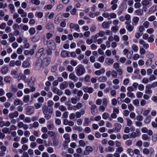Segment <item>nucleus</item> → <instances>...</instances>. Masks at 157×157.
Wrapping results in <instances>:
<instances>
[{
  "label": "nucleus",
  "instance_id": "052dcab7",
  "mask_svg": "<svg viewBox=\"0 0 157 157\" xmlns=\"http://www.w3.org/2000/svg\"><path fill=\"white\" fill-rule=\"evenodd\" d=\"M28 141V139L25 137H23L22 138L21 141V143L22 144H23L27 143Z\"/></svg>",
  "mask_w": 157,
  "mask_h": 157
},
{
  "label": "nucleus",
  "instance_id": "a878e982",
  "mask_svg": "<svg viewBox=\"0 0 157 157\" xmlns=\"http://www.w3.org/2000/svg\"><path fill=\"white\" fill-rule=\"evenodd\" d=\"M44 50V49L43 48H41L39 50L36 54L37 57L39 58L41 57L43 53Z\"/></svg>",
  "mask_w": 157,
  "mask_h": 157
},
{
  "label": "nucleus",
  "instance_id": "09e8293b",
  "mask_svg": "<svg viewBox=\"0 0 157 157\" xmlns=\"http://www.w3.org/2000/svg\"><path fill=\"white\" fill-rule=\"evenodd\" d=\"M132 48L135 52H137L138 51V47L135 44H133L132 45Z\"/></svg>",
  "mask_w": 157,
  "mask_h": 157
},
{
  "label": "nucleus",
  "instance_id": "5701e85b",
  "mask_svg": "<svg viewBox=\"0 0 157 157\" xmlns=\"http://www.w3.org/2000/svg\"><path fill=\"white\" fill-rule=\"evenodd\" d=\"M69 78L70 79L74 81H77L78 78L73 73H71L69 75Z\"/></svg>",
  "mask_w": 157,
  "mask_h": 157
},
{
  "label": "nucleus",
  "instance_id": "4c0bfd02",
  "mask_svg": "<svg viewBox=\"0 0 157 157\" xmlns=\"http://www.w3.org/2000/svg\"><path fill=\"white\" fill-rule=\"evenodd\" d=\"M105 151L106 152H113L114 151V148L112 147L109 146L107 148L105 149Z\"/></svg>",
  "mask_w": 157,
  "mask_h": 157
},
{
  "label": "nucleus",
  "instance_id": "13d9d810",
  "mask_svg": "<svg viewBox=\"0 0 157 157\" xmlns=\"http://www.w3.org/2000/svg\"><path fill=\"white\" fill-rule=\"evenodd\" d=\"M142 137V139L145 140H148L149 139L148 135L145 134L143 135Z\"/></svg>",
  "mask_w": 157,
  "mask_h": 157
},
{
  "label": "nucleus",
  "instance_id": "423d86ee",
  "mask_svg": "<svg viewBox=\"0 0 157 157\" xmlns=\"http://www.w3.org/2000/svg\"><path fill=\"white\" fill-rule=\"evenodd\" d=\"M113 68L121 75L122 74L123 72L122 70L120 67L119 64L117 63H114L113 65Z\"/></svg>",
  "mask_w": 157,
  "mask_h": 157
},
{
  "label": "nucleus",
  "instance_id": "393cba45",
  "mask_svg": "<svg viewBox=\"0 0 157 157\" xmlns=\"http://www.w3.org/2000/svg\"><path fill=\"white\" fill-rule=\"evenodd\" d=\"M127 25L126 26V28L128 31L130 32L132 31L134 29V27L133 25L130 24L129 23L127 24Z\"/></svg>",
  "mask_w": 157,
  "mask_h": 157
},
{
  "label": "nucleus",
  "instance_id": "6e6d98bb",
  "mask_svg": "<svg viewBox=\"0 0 157 157\" xmlns=\"http://www.w3.org/2000/svg\"><path fill=\"white\" fill-rule=\"evenodd\" d=\"M150 23L147 21H144L143 24V26L146 29L148 28Z\"/></svg>",
  "mask_w": 157,
  "mask_h": 157
},
{
  "label": "nucleus",
  "instance_id": "473e14b6",
  "mask_svg": "<svg viewBox=\"0 0 157 157\" xmlns=\"http://www.w3.org/2000/svg\"><path fill=\"white\" fill-rule=\"evenodd\" d=\"M98 80L101 82H105L107 81V78L105 76H103L99 77Z\"/></svg>",
  "mask_w": 157,
  "mask_h": 157
},
{
  "label": "nucleus",
  "instance_id": "f257e3e1",
  "mask_svg": "<svg viewBox=\"0 0 157 157\" xmlns=\"http://www.w3.org/2000/svg\"><path fill=\"white\" fill-rule=\"evenodd\" d=\"M42 112L44 115V117L47 120H49L51 117V114L53 113V109L52 107L48 108L47 105H44L42 107Z\"/></svg>",
  "mask_w": 157,
  "mask_h": 157
},
{
  "label": "nucleus",
  "instance_id": "f03ea898",
  "mask_svg": "<svg viewBox=\"0 0 157 157\" xmlns=\"http://www.w3.org/2000/svg\"><path fill=\"white\" fill-rule=\"evenodd\" d=\"M51 60L50 58L46 57L44 58L43 61L41 59L38 60L36 62V64L38 65L39 64H40L39 66L41 67V66H42L44 67H46L49 64Z\"/></svg>",
  "mask_w": 157,
  "mask_h": 157
},
{
  "label": "nucleus",
  "instance_id": "b1692460",
  "mask_svg": "<svg viewBox=\"0 0 157 157\" xmlns=\"http://www.w3.org/2000/svg\"><path fill=\"white\" fill-rule=\"evenodd\" d=\"M139 18L137 17H135L132 19V24L133 25H136L138 23Z\"/></svg>",
  "mask_w": 157,
  "mask_h": 157
},
{
  "label": "nucleus",
  "instance_id": "a211bd4d",
  "mask_svg": "<svg viewBox=\"0 0 157 157\" xmlns=\"http://www.w3.org/2000/svg\"><path fill=\"white\" fill-rule=\"evenodd\" d=\"M68 86V82L66 81H64L60 84L59 88L61 90H63L67 88Z\"/></svg>",
  "mask_w": 157,
  "mask_h": 157
},
{
  "label": "nucleus",
  "instance_id": "bf43d9fd",
  "mask_svg": "<svg viewBox=\"0 0 157 157\" xmlns=\"http://www.w3.org/2000/svg\"><path fill=\"white\" fill-rule=\"evenodd\" d=\"M94 67L97 69H99L101 67V64L97 62H96L94 63Z\"/></svg>",
  "mask_w": 157,
  "mask_h": 157
},
{
  "label": "nucleus",
  "instance_id": "58836bf2",
  "mask_svg": "<svg viewBox=\"0 0 157 157\" xmlns=\"http://www.w3.org/2000/svg\"><path fill=\"white\" fill-rule=\"evenodd\" d=\"M2 131L4 133H10V131L9 130V128L6 127L3 128L2 129Z\"/></svg>",
  "mask_w": 157,
  "mask_h": 157
},
{
  "label": "nucleus",
  "instance_id": "dca6fc26",
  "mask_svg": "<svg viewBox=\"0 0 157 157\" xmlns=\"http://www.w3.org/2000/svg\"><path fill=\"white\" fill-rule=\"evenodd\" d=\"M18 116V113L17 111H15L13 113L9 114V117L11 119H13L15 117H17Z\"/></svg>",
  "mask_w": 157,
  "mask_h": 157
},
{
  "label": "nucleus",
  "instance_id": "f8f14e48",
  "mask_svg": "<svg viewBox=\"0 0 157 157\" xmlns=\"http://www.w3.org/2000/svg\"><path fill=\"white\" fill-rule=\"evenodd\" d=\"M121 125L118 123H117L114 125V129L115 130V132H119L121 128Z\"/></svg>",
  "mask_w": 157,
  "mask_h": 157
},
{
  "label": "nucleus",
  "instance_id": "f3484780",
  "mask_svg": "<svg viewBox=\"0 0 157 157\" xmlns=\"http://www.w3.org/2000/svg\"><path fill=\"white\" fill-rule=\"evenodd\" d=\"M26 110V114L28 115L31 114L34 112V111L32 109V107L31 106H28Z\"/></svg>",
  "mask_w": 157,
  "mask_h": 157
},
{
  "label": "nucleus",
  "instance_id": "4be33fe9",
  "mask_svg": "<svg viewBox=\"0 0 157 157\" xmlns=\"http://www.w3.org/2000/svg\"><path fill=\"white\" fill-rule=\"evenodd\" d=\"M9 36L10 37L9 39V41L10 42L12 43L15 40V37L12 33H10L9 34Z\"/></svg>",
  "mask_w": 157,
  "mask_h": 157
},
{
  "label": "nucleus",
  "instance_id": "69168bd1",
  "mask_svg": "<svg viewBox=\"0 0 157 157\" xmlns=\"http://www.w3.org/2000/svg\"><path fill=\"white\" fill-rule=\"evenodd\" d=\"M126 121L128 126L130 127L132 125V122L130 119L129 118H127L126 119Z\"/></svg>",
  "mask_w": 157,
  "mask_h": 157
},
{
  "label": "nucleus",
  "instance_id": "bb28decb",
  "mask_svg": "<svg viewBox=\"0 0 157 157\" xmlns=\"http://www.w3.org/2000/svg\"><path fill=\"white\" fill-rule=\"evenodd\" d=\"M29 63L27 61H25L22 63V66L23 68H28L30 66Z\"/></svg>",
  "mask_w": 157,
  "mask_h": 157
},
{
  "label": "nucleus",
  "instance_id": "cd10ccee",
  "mask_svg": "<svg viewBox=\"0 0 157 157\" xmlns=\"http://www.w3.org/2000/svg\"><path fill=\"white\" fill-rule=\"evenodd\" d=\"M136 14L138 16H142L144 13V11L143 10L141 9H138L135 11Z\"/></svg>",
  "mask_w": 157,
  "mask_h": 157
},
{
  "label": "nucleus",
  "instance_id": "412c9836",
  "mask_svg": "<svg viewBox=\"0 0 157 157\" xmlns=\"http://www.w3.org/2000/svg\"><path fill=\"white\" fill-rule=\"evenodd\" d=\"M46 28L48 29L54 30V26L53 24L51 22L48 23L46 25Z\"/></svg>",
  "mask_w": 157,
  "mask_h": 157
},
{
  "label": "nucleus",
  "instance_id": "ddd939ff",
  "mask_svg": "<svg viewBox=\"0 0 157 157\" xmlns=\"http://www.w3.org/2000/svg\"><path fill=\"white\" fill-rule=\"evenodd\" d=\"M52 90L54 93L57 94L59 95H61L63 94L62 91L56 87H53Z\"/></svg>",
  "mask_w": 157,
  "mask_h": 157
},
{
  "label": "nucleus",
  "instance_id": "de8ad7c7",
  "mask_svg": "<svg viewBox=\"0 0 157 157\" xmlns=\"http://www.w3.org/2000/svg\"><path fill=\"white\" fill-rule=\"evenodd\" d=\"M9 7L10 10H11V13H13L15 11L14 6L13 4H10L9 5Z\"/></svg>",
  "mask_w": 157,
  "mask_h": 157
},
{
  "label": "nucleus",
  "instance_id": "680f3d73",
  "mask_svg": "<svg viewBox=\"0 0 157 157\" xmlns=\"http://www.w3.org/2000/svg\"><path fill=\"white\" fill-rule=\"evenodd\" d=\"M127 151L131 156H132L134 155V151H133L132 149L130 148H128L127 149Z\"/></svg>",
  "mask_w": 157,
  "mask_h": 157
},
{
  "label": "nucleus",
  "instance_id": "2eb2a0df",
  "mask_svg": "<svg viewBox=\"0 0 157 157\" xmlns=\"http://www.w3.org/2000/svg\"><path fill=\"white\" fill-rule=\"evenodd\" d=\"M105 62L107 65L111 66L114 63V60L113 59L107 58L105 59Z\"/></svg>",
  "mask_w": 157,
  "mask_h": 157
},
{
  "label": "nucleus",
  "instance_id": "a18cd8bd",
  "mask_svg": "<svg viewBox=\"0 0 157 157\" xmlns=\"http://www.w3.org/2000/svg\"><path fill=\"white\" fill-rule=\"evenodd\" d=\"M157 6H153L150 8L149 10V11L151 13L154 12L156 10Z\"/></svg>",
  "mask_w": 157,
  "mask_h": 157
},
{
  "label": "nucleus",
  "instance_id": "ea45409f",
  "mask_svg": "<svg viewBox=\"0 0 157 157\" xmlns=\"http://www.w3.org/2000/svg\"><path fill=\"white\" fill-rule=\"evenodd\" d=\"M151 120V116H148L146 117L144 120V122L147 124L149 123Z\"/></svg>",
  "mask_w": 157,
  "mask_h": 157
},
{
  "label": "nucleus",
  "instance_id": "9d476101",
  "mask_svg": "<svg viewBox=\"0 0 157 157\" xmlns=\"http://www.w3.org/2000/svg\"><path fill=\"white\" fill-rule=\"evenodd\" d=\"M69 27L71 29H75L77 32H79L80 31L79 29V26L77 24L70 23L69 25Z\"/></svg>",
  "mask_w": 157,
  "mask_h": 157
},
{
  "label": "nucleus",
  "instance_id": "f704fd0d",
  "mask_svg": "<svg viewBox=\"0 0 157 157\" xmlns=\"http://www.w3.org/2000/svg\"><path fill=\"white\" fill-rule=\"evenodd\" d=\"M124 17H125V19L127 20V21L125 22V24L130 23L131 22V21L130 20V15L129 14H127Z\"/></svg>",
  "mask_w": 157,
  "mask_h": 157
},
{
  "label": "nucleus",
  "instance_id": "aec40b11",
  "mask_svg": "<svg viewBox=\"0 0 157 157\" xmlns=\"http://www.w3.org/2000/svg\"><path fill=\"white\" fill-rule=\"evenodd\" d=\"M111 22H109V21H104L103 22L102 24V27L105 29H108L109 28V24Z\"/></svg>",
  "mask_w": 157,
  "mask_h": 157
},
{
  "label": "nucleus",
  "instance_id": "c85d7f7f",
  "mask_svg": "<svg viewBox=\"0 0 157 157\" xmlns=\"http://www.w3.org/2000/svg\"><path fill=\"white\" fill-rule=\"evenodd\" d=\"M30 96L29 95H25L23 98V101L25 103L28 102L29 101Z\"/></svg>",
  "mask_w": 157,
  "mask_h": 157
},
{
  "label": "nucleus",
  "instance_id": "c9c22d12",
  "mask_svg": "<svg viewBox=\"0 0 157 157\" xmlns=\"http://www.w3.org/2000/svg\"><path fill=\"white\" fill-rule=\"evenodd\" d=\"M83 106V105L81 102H78L76 105L73 106L74 108H75L78 109H81Z\"/></svg>",
  "mask_w": 157,
  "mask_h": 157
},
{
  "label": "nucleus",
  "instance_id": "7ed1b4c3",
  "mask_svg": "<svg viewBox=\"0 0 157 157\" xmlns=\"http://www.w3.org/2000/svg\"><path fill=\"white\" fill-rule=\"evenodd\" d=\"M85 72V68L82 64L78 65L75 68V73L78 76L82 75Z\"/></svg>",
  "mask_w": 157,
  "mask_h": 157
},
{
  "label": "nucleus",
  "instance_id": "774afa93",
  "mask_svg": "<svg viewBox=\"0 0 157 157\" xmlns=\"http://www.w3.org/2000/svg\"><path fill=\"white\" fill-rule=\"evenodd\" d=\"M41 105L42 104L40 103H36L34 105L35 108L36 109H38L40 108Z\"/></svg>",
  "mask_w": 157,
  "mask_h": 157
},
{
  "label": "nucleus",
  "instance_id": "39448f33",
  "mask_svg": "<svg viewBox=\"0 0 157 157\" xmlns=\"http://www.w3.org/2000/svg\"><path fill=\"white\" fill-rule=\"evenodd\" d=\"M118 72L114 70H113L111 71H108L106 73V75L107 77H109L111 75L113 78H116L118 75Z\"/></svg>",
  "mask_w": 157,
  "mask_h": 157
},
{
  "label": "nucleus",
  "instance_id": "6e6552de",
  "mask_svg": "<svg viewBox=\"0 0 157 157\" xmlns=\"http://www.w3.org/2000/svg\"><path fill=\"white\" fill-rule=\"evenodd\" d=\"M93 149L91 147L89 146H86L84 151V155H89L90 153L93 152Z\"/></svg>",
  "mask_w": 157,
  "mask_h": 157
},
{
  "label": "nucleus",
  "instance_id": "603ef678",
  "mask_svg": "<svg viewBox=\"0 0 157 157\" xmlns=\"http://www.w3.org/2000/svg\"><path fill=\"white\" fill-rule=\"evenodd\" d=\"M61 55L63 57H65L67 56L68 55V53L67 51H63L61 52Z\"/></svg>",
  "mask_w": 157,
  "mask_h": 157
},
{
  "label": "nucleus",
  "instance_id": "20e7f679",
  "mask_svg": "<svg viewBox=\"0 0 157 157\" xmlns=\"http://www.w3.org/2000/svg\"><path fill=\"white\" fill-rule=\"evenodd\" d=\"M102 15L104 17L108 20L115 18L117 17V15L114 13H108L106 12H104L102 13Z\"/></svg>",
  "mask_w": 157,
  "mask_h": 157
},
{
  "label": "nucleus",
  "instance_id": "4d7b16f0",
  "mask_svg": "<svg viewBox=\"0 0 157 157\" xmlns=\"http://www.w3.org/2000/svg\"><path fill=\"white\" fill-rule=\"evenodd\" d=\"M31 121V118L29 117H26L23 120V121L25 123H29Z\"/></svg>",
  "mask_w": 157,
  "mask_h": 157
},
{
  "label": "nucleus",
  "instance_id": "5fc2aeb1",
  "mask_svg": "<svg viewBox=\"0 0 157 157\" xmlns=\"http://www.w3.org/2000/svg\"><path fill=\"white\" fill-rule=\"evenodd\" d=\"M157 140V135L154 134L152 136V141L153 142H155Z\"/></svg>",
  "mask_w": 157,
  "mask_h": 157
},
{
  "label": "nucleus",
  "instance_id": "c756f323",
  "mask_svg": "<svg viewBox=\"0 0 157 157\" xmlns=\"http://www.w3.org/2000/svg\"><path fill=\"white\" fill-rule=\"evenodd\" d=\"M60 17L58 16H57L55 18L54 23L56 24H59L61 21Z\"/></svg>",
  "mask_w": 157,
  "mask_h": 157
},
{
  "label": "nucleus",
  "instance_id": "0eeeda50",
  "mask_svg": "<svg viewBox=\"0 0 157 157\" xmlns=\"http://www.w3.org/2000/svg\"><path fill=\"white\" fill-rule=\"evenodd\" d=\"M148 59L146 62V64L147 66H149L152 64V58L154 57V55L152 54H149L147 55Z\"/></svg>",
  "mask_w": 157,
  "mask_h": 157
},
{
  "label": "nucleus",
  "instance_id": "6ab92c4d",
  "mask_svg": "<svg viewBox=\"0 0 157 157\" xmlns=\"http://www.w3.org/2000/svg\"><path fill=\"white\" fill-rule=\"evenodd\" d=\"M97 107L95 105H92L91 107V113L94 115L97 112Z\"/></svg>",
  "mask_w": 157,
  "mask_h": 157
},
{
  "label": "nucleus",
  "instance_id": "9b49d317",
  "mask_svg": "<svg viewBox=\"0 0 157 157\" xmlns=\"http://www.w3.org/2000/svg\"><path fill=\"white\" fill-rule=\"evenodd\" d=\"M150 84L147 85L145 86V93L148 95H151L152 94V91L151 90Z\"/></svg>",
  "mask_w": 157,
  "mask_h": 157
},
{
  "label": "nucleus",
  "instance_id": "8fccbe9b",
  "mask_svg": "<svg viewBox=\"0 0 157 157\" xmlns=\"http://www.w3.org/2000/svg\"><path fill=\"white\" fill-rule=\"evenodd\" d=\"M21 102L19 99H16L14 101L13 103L14 105L16 106H17L20 104H21Z\"/></svg>",
  "mask_w": 157,
  "mask_h": 157
},
{
  "label": "nucleus",
  "instance_id": "338daca9",
  "mask_svg": "<svg viewBox=\"0 0 157 157\" xmlns=\"http://www.w3.org/2000/svg\"><path fill=\"white\" fill-rule=\"evenodd\" d=\"M71 102L72 104H76L77 102V99L75 98H72L71 99Z\"/></svg>",
  "mask_w": 157,
  "mask_h": 157
},
{
  "label": "nucleus",
  "instance_id": "49530a36",
  "mask_svg": "<svg viewBox=\"0 0 157 157\" xmlns=\"http://www.w3.org/2000/svg\"><path fill=\"white\" fill-rule=\"evenodd\" d=\"M79 145L82 147H84L86 145V144L85 141L82 140H80L78 142Z\"/></svg>",
  "mask_w": 157,
  "mask_h": 157
},
{
  "label": "nucleus",
  "instance_id": "a19ab883",
  "mask_svg": "<svg viewBox=\"0 0 157 157\" xmlns=\"http://www.w3.org/2000/svg\"><path fill=\"white\" fill-rule=\"evenodd\" d=\"M29 32L31 35H33L35 33L36 30L34 28H31L29 30Z\"/></svg>",
  "mask_w": 157,
  "mask_h": 157
},
{
  "label": "nucleus",
  "instance_id": "4468645a",
  "mask_svg": "<svg viewBox=\"0 0 157 157\" xmlns=\"http://www.w3.org/2000/svg\"><path fill=\"white\" fill-rule=\"evenodd\" d=\"M85 93H88L89 94H91L93 91V89L91 87H86L83 89Z\"/></svg>",
  "mask_w": 157,
  "mask_h": 157
},
{
  "label": "nucleus",
  "instance_id": "0e129e2a",
  "mask_svg": "<svg viewBox=\"0 0 157 157\" xmlns=\"http://www.w3.org/2000/svg\"><path fill=\"white\" fill-rule=\"evenodd\" d=\"M105 34V32L103 31H99V32L96 34V35H98L99 36L102 37H103Z\"/></svg>",
  "mask_w": 157,
  "mask_h": 157
},
{
  "label": "nucleus",
  "instance_id": "c03bdc74",
  "mask_svg": "<svg viewBox=\"0 0 157 157\" xmlns=\"http://www.w3.org/2000/svg\"><path fill=\"white\" fill-rule=\"evenodd\" d=\"M142 4L144 6H146L149 5L150 2L147 0H143L141 2Z\"/></svg>",
  "mask_w": 157,
  "mask_h": 157
},
{
  "label": "nucleus",
  "instance_id": "2f4dec72",
  "mask_svg": "<svg viewBox=\"0 0 157 157\" xmlns=\"http://www.w3.org/2000/svg\"><path fill=\"white\" fill-rule=\"evenodd\" d=\"M63 137L65 140V141H67L70 142L71 139L70 136L69 134L66 133L64 134Z\"/></svg>",
  "mask_w": 157,
  "mask_h": 157
},
{
  "label": "nucleus",
  "instance_id": "864d4df0",
  "mask_svg": "<svg viewBox=\"0 0 157 157\" xmlns=\"http://www.w3.org/2000/svg\"><path fill=\"white\" fill-rule=\"evenodd\" d=\"M11 79H12L11 77L10 76H6L4 80L6 82L10 83L11 80Z\"/></svg>",
  "mask_w": 157,
  "mask_h": 157
},
{
  "label": "nucleus",
  "instance_id": "1a4fd4ad",
  "mask_svg": "<svg viewBox=\"0 0 157 157\" xmlns=\"http://www.w3.org/2000/svg\"><path fill=\"white\" fill-rule=\"evenodd\" d=\"M48 48L52 50H54L56 49V46L55 43L53 40H50L48 44Z\"/></svg>",
  "mask_w": 157,
  "mask_h": 157
},
{
  "label": "nucleus",
  "instance_id": "e2e57ef3",
  "mask_svg": "<svg viewBox=\"0 0 157 157\" xmlns=\"http://www.w3.org/2000/svg\"><path fill=\"white\" fill-rule=\"evenodd\" d=\"M127 96L131 98H135V96L133 93L131 92H127Z\"/></svg>",
  "mask_w": 157,
  "mask_h": 157
},
{
  "label": "nucleus",
  "instance_id": "79ce46f5",
  "mask_svg": "<svg viewBox=\"0 0 157 157\" xmlns=\"http://www.w3.org/2000/svg\"><path fill=\"white\" fill-rule=\"evenodd\" d=\"M90 121L89 118H86L85 119L83 125L84 126H87L88 125L89 123L90 122Z\"/></svg>",
  "mask_w": 157,
  "mask_h": 157
},
{
  "label": "nucleus",
  "instance_id": "72a5a7b5",
  "mask_svg": "<svg viewBox=\"0 0 157 157\" xmlns=\"http://www.w3.org/2000/svg\"><path fill=\"white\" fill-rule=\"evenodd\" d=\"M40 39L39 36H35L32 39V41L33 42L35 43L38 41Z\"/></svg>",
  "mask_w": 157,
  "mask_h": 157
},
{
  "label": "nucleus",
  "instance_id": "e433bc0d",
  "mask_svg": "<svg viewBox=\"0 0 157 157\" xmlns=\"http://www.w3.org/2000/svg\"><path fill=\"white\" fill-rule=\"evenodd\" d=\"M102 116L103 119L107 120L109 117V114L107 112H105L102 114Z\"/></svg>",
  "mask_w": 157,
  "mask_h": 157
},
{
  "label": "nucleus",
  "instance_id": "37998d69",
  "mask_svg": "<svg viewBox=\"0 0 157 157\" xmlns=\"http://www.w3.org/2000/svg\"><path fill=\"white\" fill-rule=\"evenodd\" d=\"M30 2L33 4H35L36 5H39L40 3V1L39 0H31Z\"/></svg>",
  "mask_w": 157,
  "mask_h": 157
},
{
  "label": "nucleus",
  "instance_id": "3c124183",
  "mask_svg": "<svg viewBox=\"0 0 157 157\" xmlns=\"http://www.w3.org/2000/svg\"><path fill=\"white\" fill-rule=\"evenodd\" d=\"M154 36L153 35H151L147 39V41L148 42L150 43H151L154 41Z\"/></svg>",
  "mask_w": 157,
  "mask_h": 157
},
{
  "label": "nucleus",
  "instance_id": "7c9ffc66",
  "mask_svg": "<svg viewBox=\"0 0 157 157\" xmlns=\"http://www.w3.org/2000/svg\"><path fill=\"white\" fill-rule=\"evenodd\" d=\"M8 69L7 67H5L2 68L1 72L3 74H6L8 72Z\"/></svg>",
  "mask_w": 157,
  "mask_h": 157
}]
</instances>
